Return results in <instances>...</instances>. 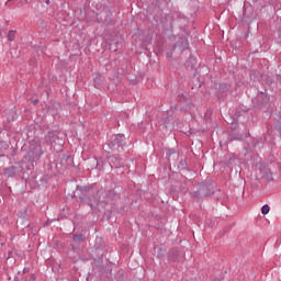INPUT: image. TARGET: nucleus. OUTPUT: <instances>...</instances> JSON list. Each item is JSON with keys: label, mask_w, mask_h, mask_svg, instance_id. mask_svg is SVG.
I'll return each mask as SVG.
<instances>
[{"label": "nucleus", "mask_w": 281, "mask_h": 281, "mask_svg": "<svg viewBox=\"0 0 281 281\" xmlns=\"http://www.w3.org/2000/svg\"><path fill=\"white\" fill-rule=\"evenodd\" d=\"M123 138H124V136H122L121 134H119L117 136H115V139H114L115 145L119 146V142H122Z\"/></svg>", "instance_id": "39448f33"}, {"label": "nucleus", "mask_w": 281, "mask_h": 281, "mask_svg": "<svg viewBox=\"0 0 281 281\" xmlns=\"http://www.w3.org/2000/svg\"><path fill=\"white\" fill-rule=\"evenodd\" d=\"M15 34H16V31H9V33H8V41L9 42H13Z\"/></svg>", "instance_id": "7ed1b4c3"}, {"label": "nucleus", "mask_w": 281, "mask_h": 281, "mask_svg": "<svg viewBox=\"0 0 281 281\" xmlns=\"http://www.w3.org/2000/svg\"><path fill=\"white\" fill-rule=\"evenodd\" d=\"M43 151H42V146H40L38 143L34 144V145H31L30 147V155H31V158H37L40 156H42Z\"/></svg>", "instance_id": "f257e3e1"}, {"label": "nucleus", "mask_w": 281, "mask_h": 281, "mask_svg": "<svg viewBox=\"0 0 281 281\" xmlns=\"http://www.w3.org/2000/svg\"><path fill=\"white\" fill-rule=\"evenodd\" d=\"M75 240H80V237L79 236H75Z\"/></svg>", "instance_id": "423d86ee"}, {"label": "nucleus", "mask_w": 281, "mask_h": 281, "mask_svg": "<svg viewBox=\"0 0 281 281\" xmlns=\"http://www.w3.org/2000/svg\"><path fill=\"white\" fill-rule=\"evenodd\" d=\"M14 175H16V168L14 167H9L8 169H4V176L8 178L13 177Z\"/></svg>", "instance_id": "f03ea898"}, {"label": "nucleus", "mask_w": 281, "mask_h": 281, "mask_svg": "<svg viewBox=\"0 0 281 281\" xmlns=\"http://www.w3.org/2000/svg\"><path fill=\"white\" fill-rule=\"evenodd\" d=\"M261 213H262V215H268L269 214V205L268 204L262 206Z\"/></svg>", "instance_id": "20e7f679"}]
</instances>
